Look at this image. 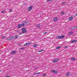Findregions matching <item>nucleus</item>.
Masks as SVG:
<instances>
[{
  "mask_svg": "<svg viewBox=\"0 0 77 77\" xmlns=\"http://www.w3.org/2000/svg\"><path fill=\"white\" fill-rule=\"evenodd\" d=\"M27 24V22H25L24 23L21 24H19L17 26L18 28H21L22 27L24 26L25 25Z\"/></svg>",
  "mask_w": 77,
  "mask_h": 77,
  "instance_id": "obj_1",
  "label": "nucleus"
},
{
  "mask_svg": "<svg viewBox=\"0 0 77 77\" xmlns=\"http://www.w3.org/2000/svg\"><path fill=\"white\" fill-rule=\"evenodd\" d=\"M22 33H20V35H22L23 33H26V30L25 28H23L22 29Z\"/></svg>",
  "mask_w": 77,
  "mask_h": 77,
  "instance_id": "obj_2",
  "label": "nucleus"
},
{
  "mask_svg": "<svg viewBox=\"0 0 77 77\" xmlns=\"http://www.w3.org/2000/svg\"><path fill=\"white\" fill-rule=\"evenodd\" d=\"M64 37H65L64 35H59L57 37L56 39H62V38H63Z\"/></svg>",
  "mask_w": 77,
  "mask_h": 77,
  "instance_id": "obj_3",
  "label": "nucleus"
},
{
  "mask_svg": "<svg viewBox=\"0 0 77 77\" xmlns=\"http://www.w3.org/2000/svg\"><path fill=\"white\" fill-rule=\"evenodd\" d=\"M58 60H59V59L56 58L55 59H54L52 60V62H53V63L57 62V61H58Z\"/></svg>",
  "mask_w": 77,
  "mask_h": 77,
  "instance_id": "obj_4",
  "label": "nucleus"
},
{
  "mask_svg": "<svg viewBox=\"0 0 77 77\" xmlns=\"http://www.w3.org/2000/svg\"><path fill=\"white\" fill-rule=\"evenodd\" d=\"M18 38V36L17 35H15L13 37H12V39H17V38Z\"/></svg>",
  "mask_w": 77,
  "mask_h": 77,
  "instance_id": "obj_5",
  "label": "nucleus"
},
{
  "mask_svg": "<svg viewBox=\"0 0 77 77\" xmlns=\"http://www.w3.org/2000/svg\"><path fill=\"white\" fill-rule=\"evenodd\" d=\"M7 40L8 41H10L11 40H12V38L11 36H10L7 38Z\"/></svg>",
  "mask_w": 77,
  "mask_h": 77,
  "instance_id": "obj_6",
  "label": "nucleus"
},
{
  "mask_svg": "<svg viewBox=\"0 0 77 77\" xmlns=\"http://www.w3.org/2000/svg\"><path fill=\"white\" fill-rule=\"evenodd\" d=\"M51 72H54V73H55L56 74V73H57V71H54V70H52L51 71Z\"/></svg>",
  "mask_w": 77,
  "mask_h": 77,
  "instance_id": "obj_7",
  "label": "nucleus"
},
{
  "mask_svg": "<svg viewBox=\"0 0 77 77\" xmlns=\"http://www.w3.org/2000/svg\"><path fill=\"white\" fill-rule=\"evenodd\" d=\"M32 8H33L32 6H31L28 8V11H30L32 10Z\"/></svg>",
  "mask_w": 77,
  "mask_h": 77,
  "instance_id": "obj_8",
  "label": "nucleus"
},
{
  "mask_svg": "<svg viewBox=\"0 0 77 77\" xmlns=\"http://www.w3.org/2000/svg\"><path fill=\"white\" fill-rule=\"evenodd\" d=\"M57 20V17H56L54 19V21H56Z\"/></svg>",
  "mask_w": 77,
  "mask_h": 77,
  "instance_id": "obj_9",
  "label": "nucleus"
},
{
  "mask_svg": "<svg viewBox=\"0 0 77 77\" xmlns=\"http://www.w3.org/2000/svg\"><path fill=\"white\" fill-rule=\"evenodd\" d=\"M73 19V17H70L69 18V21H72V20Z\"/></svg>",
  "mask_w": 77,
  "mask_h": 77,
  "instance_id": "obj_10",
  "label": "nucleus"
},
{
  "mask_svg": "<svg viewBox=\"0 0 77 77\" xmlns=\"http://www.w3.org/2000/svg\"><path fill=\"white\" fill-rule=\"evenodd\" d=\"M77 40H75L72 41H71V42L72 43H73L74 42H77Z\"/></svg>",
  "mask_w": 77,
  "mask_h": 77,
  "instance_id": "obj_11",
  "label": "nucleus"
},
{
  "mask_svg": "<svg viewBox=\"0 0 77 77\" xmlns=\"http://www.w3.org/2000/svg\"><path fill=\"white\" fill-rule=\"evenodd\" d=\"M73 33V32H69V35H72Z\"/></svg>",
  "mask_w": 77,
  "mask_h": 77,
  "instance_id": "obj_12",
  "label": "nucleus"
},
{
  "mask_svg": "<svg viewBox=\"0 0 77 77\" xmlns=\"http://www.w3.org/2000/svg\"><path fill=\"white\" fill-rule=\"evenodd\" d=\"M37 47V44H35L33 45V47Z\"/></svg>",
  "mask_w": 77,
  "mask_h": 77,
  "instance_id": "obj_13",
  "label": "nucleus"
},
{
  "mask_svg": "<svg viewBox=\"0 0 77 77\" xmlns=\"http://www.w3.org/2000/svg\"><path fill=\"white\" fill-rule=\"evenodd\" d=\"M75 58L74 57H73L71 58L72 60H75Z\"/></svg>",
  "mask_w": 77,
  "mask_h": 77,
  "instance_id": "obj_14",
  "label": "nucleus"
},
{
  "mask_svg": "<svg viewBox=\"0 0 77 77\" xmlns=\"http://www.w3.org/2000/svg\"><path fill=\"white\" fill-rule=\"evenodd\" d=\"M69 74H70V73H66V75L67 76H69Z\"/></svg>",
  "mask_w": 77,
  "mask_h": 77,
  "instance_id": "obj_15",
  "label": "nucleus"
},
{
  "mask_svg": "<svg viewBox=\"0 0 77 77\" xmlns=\"http://www.w3.org/2000/svg\"><path fill=\"white\" fill-rule=\"evenodd\" d=\"M15 51H13L11 52V54H15Z\"/></svg>",
  "mask_w": 77,
  "mask_h": 77,
  "instance_id": "obj_16",
  "label": "nucleus"
},
{
  "mask_svg": "<svg viewBox=\"0 0 77 77\" xmlns=\"http://www.w3.org/2000/svg\"><path fill=\"white\" fill-rule=\"evenodd\" d=\"M60 48V46H58L57 47L56 49H59V48Z\"/></svg>",
  "mask_w": 77,
  "mask_h": 77,
  "instance_id": "obj_17",
  "label": "nucleus"
},
{
  "mask_svg": "<svg viewBox=\"0 0 77 77\" xmlns=\"http://www.w3.org/2000/svg\"><path fill=\"white\" fill-rule=\"evenodd\" d=\"M25 48L24 47L21 48H20V50H23V49H24Z\"/></svg>",
  "mask_w": 77,
  "mask_h": 77,
  "instance_id": "obj_18",
  "label": "nucleus"
},
{
  "mask_svg": "<svg viewBox=\"0 0 77 77\" xmlns=\"http://www.w3.org/2000/svg\"><path fill=\"white\" fill-rule=\"evenodd\" d=\"M44 51V50H40L38 51V52H42V51Z\"/></svg>",
  "mask_w": 77,
  "mask_h": 77,
  "instance_id": "obj_19",
  "label": "nucleus"
},
{
  "mask_svg": "<svg viewBox=\"0 0 77 77\" xmlns=\"http://www.w3.org/2000/svg\"><path fill=\"white\" fill-rule=\"evenodd\" d=\"M12 11V9H10L9 10V12H11Z\"/></svg>",
  "mask_w": 77,
  "mask_h": 77,
  "instance_id": "obj_20",
  "label": "nucleus"
},
{
  "mask_svg": "<svg viewBox=\"0 0 77 77\" xmlns=\"http://www.w3.org/2000/svg\"><path fill=\"white\" fill-rule=\"evenodd\" d=\"M43 76H46V74L45 73H43L42 75Z\"/></svg>",
  "mask_w": 77,
  "mask_h": 77,
  "instance_id": "obj_21",
  "label": "nucleus"
},
{
  "mask_svg": "<svg viewBox=\"0 0 77 77\" xmlns=\"http://www.w3.org/2000/svg\"><path fill=\"white\" fill-rule=\"evenodd\" d=\"M61 14H62V15H63V14H64V12L62 11L61 12Z\"/></svg>",
  "mask_w": 77,
  "mask_h": 77,
  "instance_id": "obj_22",
  "label": "nucleus"
},
{
  "mask_svg": "<svg viewBox=\"0 0 77 77\" xmlns=\"http://www.w3.org/2000/svg\"><path fill=\"white\" fill-rule=\"evenodd\" d=\"M27 45V43H26L25 44L23 45V46H26Z\"/></svg>",
  "mask_w": 77,
  "mask_h": 77,
  "instance_id": "obj_23",
  "label": "nucleus"
},
{
  "mask_svg": "<svg viewBox=\"0 0 77 77\" xmlns=\"http://www.w3.org/2000/svg\"><path fill=\"white\" fill-rule=\"evenodd\" d=\"M31 43V42L28 43H27V45H30Z\"/></svg>",
  "mask_w": 77,
  "mask_h": 77,
  "instance_id": "obj_24",
  "label": "nucleus"
},
{
  "mask_svg": "<svg viewBox=\"0 0 77 77\" xmlns=\"http://www.w3.org/2000/svg\"><path fill=\"white\" fill-rule=\"evenodd\" d=\"M37 27H38V28L40 27L39 26V25H37Z\"/></svg>",
  "mask_w": 77,
  "mask_h": 77,
  "instance_id": "obj_25",
  "label": "nucleus"
},
{
  "mask_svg": "<svg viewBox=\"0 0 77 77\" xmlns=\"http://www.w3.org/2000/svg\"><path fill=\"white\" fill-rule=\"evenodd\" d=\"M65 4H66V2H65L63 3V5H65Z\"/></svg>",
  "mask_w": 77,
  "mask_h": 77,
  "instance_id": "obj_26",
  "label": "nucleus"
},
{
  "mask_svg": "<svg viewBox=\"0 0 77 77\" xmlns=\"http://www.w3.org/2000/svg\"><path fill=\"white\" fill-rule=\"evenodd\" d=\"M39 73H40V72H38V73H37L36 74L35 73V74H35V75H36V74H39Z\"/></svg>",
  "mask_w": 77,
  "mask_h": 77,
  "instance_id": "obj_27",
  "label": "nucleus"
},
{
  "mask_svg": "<svg viewBox=\"0 0 77 77\" xmlns=\"http://www.w3.org/2000/svg\"><path fill=\"white\" fill-rule=\"evenodd\" d=\"M5 12V11L4 10V11H2V13H4V12Z\"/></svg>",
  "mask_w": 77,
  "mask_h": 77,
  "instance_id": "obj_28",
  "label": "nucleus"
},
{
  "mask_svg": "<svg viewBox=\"0 0 77 77\" xmlns=\"http://www.w3.org/2000/svg\"><path fill=\"white\" fill-rule=\"evenodd\" d=\"M5 77H10V76L9 75H7Z\"/></svg>",
  "mask_w": 77,
  "mask_h": 77,
  "instance_id": "obj_29",
  "label": "nucleus"
},
{
  "mask_svg": "<svg viewBox=\"0 0 77 77\" xmlns=\"http://www.w3.org/2000/svg\"><path fill=\"white\" fill-rule=\"evenodd\" d=\"M65 48H68V47L67 46H65Z\"/></svg>",
  "mask_w": 77,
  "mask_h": 77,
  "instance_id": "obj_30",
  "label": "nucleus"
},
{
  "mask_svg": "<svg viewBox=\"0 0 77 77\" xmlns=\"http://www.w3.org/2000/svg\"><path fill=\"white\" fill-rule=\"evenodd\" d=\"M47 33V32H45L44 33V34H46V33Z\"/></svg>",
  "mask_w": 77,
  "mask_h": 77,
  "instance_id": "obj_31",
  "label": "nucleus"
},
{
  "mask_svg": "<svg viewBox=\"0 0 77 77\" xmlns=\"http://www.w3.org/2000/svg\"><path fill=\"white\" fill-rule=\"evenodd\" d=\"M75 16H77V13H76L75 14Z\"/></svg>",
  "mask_w": 77,
  "mask_h": 77,
  "instance_id": "obj_32",
  "label": "nucleus"
},
{
  "mask_svg": "<svg viewBox=\"0 0 77 77\" xmlns=\"http://www.w3.org/2000/svg\"><path fill=\"white\" fill-rule=\"evenodd\" d=\"M76 29H77V26H76Z\"/></svg>",
  "mask_w": 77,
  "mask_h": 77,
  "instance_id": "obj_33",
  "label": "nucleus"
},
{
  "mask_svg": "<svg viewBox=\"0 0 77 77\" xmlns=\"http://www.w3.org/2000/svg\"><path fill=\"white\" fill-rule=\"evenodd\" d=\"M1 71H0V72H1Z\"/></svg>",
  "mask_w": 77,
  "mask_h": 77,
  "instance_id": "obj_34",
  "label": "nucleus"
}]
</instances>
